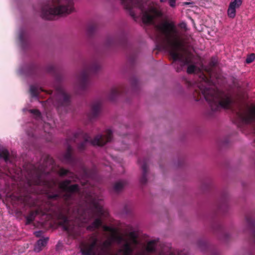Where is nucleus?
Wrapping results in <instances>:
<instances>
[{
  "label": "nucleus",
  "mask_w": 255,
  "mask_h": 255,
  "mask_svg": "<svg viewBox=\"0 0 255 255\" xmlns=\"http://www.w3.org/2000/svg\"><path fill=\"white\" fill-rule=\"evenodd\" d=\"M58 174L61 177L68 176V179H65L59 183V187L65 192L63 195L53 194L48 196V198L53 201L63 202L66 215H61L59 224L63 227L64 231L67 232L69 235L73 236L76 233V226L68 219V216H72L83 223H87L95 217H98L87 227V230L94 231L99 229L103 224L101 217H106L107 213L103 208L99 201L94 198H91V208L83 209L78 203L75 198V194L80 191L79 185L77 184L70 185L73 182H76L79 178L74 173L69 170L60 168Z\"/></svg>",
  "instance_id": "obj_1"
},
{
  "label": "nucleus",
  "mask_w": 255,
  "mask_h": 255,
  "mask_svg": "<svg viewBox=\"0 0 255 255\" xmlns=\"http://www.w3.org/2000/svg\"><path fill=\"white\" fill-rule=\"evenodd\" d=\"M157 28L163 36L160 45H157L158 49L167 50L172 59V65L177 72L182 70L185 65H188V74H191L197 70L193 60L194 55L186 45L190 43V35L180 33L173 22L165 21L159 25Z\"/></svg>",
  "instance_id": "obj_2"
},
{
  "label": "nucleus",
  "mask_w": 255,
  "mask_h": 255,
  "mask_svg": "<svg viewBox=\"0 0 255 255\" xmlns=\"http://www.w3.org/2000/svg\"><path fill=\"white\" fill-rule=\"evenodd\" d=\"M218 60L215 57H211L209 63L208 72L210 77L202 74V81L195 89L193 95L196 101L204 97L208 103L212 112H216L221 109H228L231 106L233 100L231 95L227 93L217 89L215 86V82L211 76L213 68L217 66Z\"/></svg>",
  "instance_id": "obj_3"
},
{
  "label": "nucleus",
  "mask_w": 255,
  "mask_h": 255,
  "mask_svg": "<svg viewBox=\"0 0 255 255\" xmlns=\"http://www.w3.org/2000/svg\"><path fill=\"white\" fill-rule=\"evenodd\" d=\"M73 0H47L41 6V16L53 20L56 15H67L74 10Z\"/></svg>",
  "instance_id": "obj_4"
},
{
  "label": "nucleus",
  "mask_w": 255,
  "mask_h": 255,
  "mask_svg": "<svg viewBox=\"0 0 255 255\" xmlns=\"http://www.w3.org/2000/svg\"><path fill=\"white\" fill-rule=\"evenodd\" d=\"M113 138V132L111 129H107L104 134L97 135L93 139L90 136L83 131H79L74 133L73 140L76 142L78 139L81 140V142L78 144L77 148L80 151L85 150L88 145H98L102 146L107 143L110 142Z\"/></svg>",
  "instance_id": "obj_5"
},
{
  "label": "nucleus",
  "mask_w": 255,
  "mask_h": 255,
  "mask_svg": "<svg viewBox=\"0 0 255 255\" xmlns=\"http://www.w3.org/2000/svg\"><path fill=\"white\" fill-rule=\"evenodd\" d=\"M122 3L126 9L129 11L132 17H135V14L132 10L133 7L138 8L142 13V21L144 23H151L154 18L158 15V11L154 7H149L146 9V4L142 0H121Z\"/></svg>",
  "instance_id": "obj_6"
},
{
  "label": "nucleus",
  "mask_w": 255,
  "mask_h": 255,
  "mask_svg": "<svg viewBox=\"0 0 255 255\" xmlns=\"http://www.w3.org/2000/svg\"><path fill=\"white\" fill-rule=\"evenodd\" d=\"M101 68L99 62L95 60L84 66L83 70L78 76V87L79 90L85 91L89 85V76L91 73L98 72Z\"/></svg>",
  "instance_id": "obj_7"
},
{
  "label": "nucleus",
  "mask_w": 255,
  "mask_h": 255,
  "mask_svg": "<svg viewBox=\"0 0 255 255\" xmlns=\"http://www.w3.org/2000/svg\"><path fill=\"white\" fill-rule=\"evenodd\" d=\"M89 243H81L80 244V252L82 255H105L107 253H98L97 240L92 237Z\"/></svg>",
  "instance_id": "obj_8"
},
{
  "label": "nucleus",
  "mask_w": 255,
  "mask_h": 255,
  "mask_svg": "<svg viewBox=\"0 0 255 255\" xmlns=\"http://www.w3.org/2000/svg\"><path fill=\"white\" fill-rule=\"evenodd\" d=\"M158 242V239L148 242L145 249L137 253L136 255H180L178 253L169 252L164 254L162 251L158 254L156 247Z\"/></svg>",
  "instance_id": "obj_9"
},
{
  "label": "nucleus",
  "mask_w": 255,
  "mask_h": 255,
  "mask_svg": "<svg viewBox=\"0 0 255 255\" xmlns=\"http://www.w3.org/2000/svg\"><path fill=\"white\" fill-rule=\"evenodd\" d=\"M55 100L58 108L66 107L70 103V97L64 91L61 85L56 88Z\"/></svg>",
  "instance_id": "obj_10"
},
{
  "label": "nucleus",
  "mask_w": 255,
  "mask_h": 255,
  "mask_svg": "<svg viewBox=\"0 0 255 255\" xmlns=\"http://www.w3.org/2000/svg\"><path fill=\"white\" fill-rule=\"evenodd\" d=\"M127 42V39L125 36L121 37L109 36L106 39L105 45L107 48H113L117 46H125Z\"/></svg>",
  "instance_id": "obj_11"
},
{
  "label": "nucleus",
  "mask_w": 255,
  "mask_h": 255,
  "mask_svg": "<svg viewBox=\"0 0 255 255\" xmlns=\"http://www.w3.org/2000/svg\"><path fill=\"white\" fill-rule=\"evenodd\" d=\"M245 218L246 228L244 232L250 234L251 240L255 245V220L250 215H247Z\"/></svg>",
  "instance_id": "obj_12"
},
{
  "label": "nucleus",
  "mask_w": 255,
  "mask_h": 255,
  "mask_svg": "<svg viewBox=\"0 0 255 255\" xmlns=\"http://www.w3.org/2000/svg\"><path fill=\"white\" fill-rule=\"evenodd\" d=\"M94 237L97 238V252L98 253H107L108 250L112 245V241L110 240H106L104 241L102 243H99V240L97 235L92 234L89 236V239L87 241H82L81 243H89L90 240L92 237Z\"/></svg>",
  "instance_id": "obj_13"
},
{
  "label": "nucleus",
  "mask_w": 255,
  "mask_h": 255,
  "mask_svg": "<svg viewBox=\"0 0 255 255\" xmlns=\"http://www.w3.org/2000/svg\"><path fill=\"white\" fill-rule=\"evenodd\" d=\"M73 149L71 145H68L66 152L63 154L61 160L63 162L74 166L77 162V158L72 154Z\"/></svg>",
  "instance_id": "obj_14"
},
{
  "label": "nucleus",
  "mask_w": 255,
  "mask_h": 255,
  "mask_svg": "<svg viewBox=\"0 0 255 255\" xmlns=\"http://www.w3.org/2000/svg\"><path fill=\"white\" fill-rule=\"evenodd\" d=\"M212 228L214 230L219 234V237L220 239L227 241L229 239V235L226 233L223 225L219 222H216L213 225Z\"/></svg>",
  "instance_id": "obj_15"
},
{
  "label": "nucleus",
  "mask_w": 255,
  "mask_h": 255,
  "mask_svg": "<svg viewBox=\"0 0 255 255\" xmlns=\"http://www.w3.org/2000/svg\"><path fill=\"white\" fill-rule=\"evenodd\" d=\"M138 163L140 165L142 170V176L140 179V182L142 184H145L147 181V175L148 171V162L146 159H138Z\"/></svg>",
  "instance_id": "obj_16"
},
{
  "label": "nucleus",
  "mask_w": 255,
  "mask_h": 255,
  "mask_svg": "<svg viewBox=\"0 0 255 255\" xmlns=\"http://www.w3.org/2000/svg\"><path fill=\"white\" fill-rule=\"evenodd\" d=\"M101 106V102L99 101H97L93 103L91 106V111L88 115V117L90 120L94 119L99 116Z\"/></svg>",
  "instance_id": "obj_17"
},
{
  "label": "nucleus",
  "mask_w": 255,
  "mask_h": 255,
  "mask_svg": "<svg viewBox=\"0 0 255 255\" xmlns=\"http://www.w3.org/2000/svg\"><path fill=\"white\" fill-rule=\"evenodd\" d=\"M240 117L242 122L246 124L255 122V108H253L248 113L240 114Z\"/></svg>",
  "instance_id": "obj_18"
},
{
  "label": "nucleus",
  "mask_w": 255,
  "mask_h": 255,
  "mask_svg": "<svg viewBox=\"0 0 255 255\" xmlns=\"http://www.w3.org/2000/svg\"><path fill=\"white\" fill-rule=\"evenodd\" d=\"M126 92V87L124 86H120L118 87L113 88L109 95V98L111 101H114L117 97L122 95Z\"/></svg>",
  "instance_id": "obj_19"
},
{
  "label": "nucleus",
  "mask_w": 255,
  "mask_h": 255,
  "mask_svg": "<svg viewBox=\"0 0 255 255\" xmlns=\"http://www.w3.org/2000/svg\"><path fill=\"white\" fill-rule=\"evenodd\" d=\"M45 173V171H39L36 170L34 171V176L32 177L31 180H29V183L34 185H40L42 183V174Z\"/></svg>",
  "instance_id": "obj_20"
},
{
  "label": "nucleus",
  "mask_w": 255,
  "mask_h": 255,
  "mask_svg": "<svg viewBox=\"0 0 255 255\" xmlns=\"http://www.w3.org/2000/svg\"><path fill=\"white\" fill-rule=\"evenodd\" d=\"M82 177L84 179L93 178L97 174V171L95 168L89 169L84 166L82 167Z\"/></svg>",
  "instance_id": "obj_21"
},
{
  "label": "nucleus",
  "mask_w": 255,
  "mask_h": 255,
  "mask_svg": "<svg viewBox=\"0 0 255 255\" xmlns=\"http://www.w3.org/2000/svg\"><path fill=\"white\" fill-rule=\"evenodd\" d=\"M228 209V203L227 201V196L226 195H223L222 197L221 201L218 206V210L219 212H226Z\"/></svg>",
  "instance_id": "obj_22"
},
{
  "label": "nucleus",
  "mask_w": 255,
  "mask_h": 255,
  "mask_svg": "<svg viewBox=\"0 0 255 255\" xmlns=\"http://www.w3.org/2000/svg\"><path fill=\"white\" fill-rule=\"evenodd\" d=\"M133 251L130 244L126 241L122 249L120 250V252L122 253L123 255H132Z\"/></svg>",
  "instance_id": "obj_23"
},
{
  "label": "nucleus",
  "mask_w": 255,
  "mask_h": 255,
  "mask_svg": "<svg viewBox=\"0 0 255 255\" xmlns=\"http://www.w3.org/2000/svg\"><path fill=\"white\" fill-rule=\"evenodd\" d=\"M43 165L52 170L55 165V161L53 158L49 155H46L44 158Z\"/></svg>",
  "instance_id": "obj_24"
},
{
  "label": "nucleus",
  "mask_w": 255,
  "mask_h": 255,
  "mask_svg": "<svg viewBox=\"0 0 255 255\" xmlns=\"http://www.w3.org/2000/svg\"><path fill=\"white\" fill-rule=\"evenodd\" d=\"M44 90L37 85H31L29 92L32 97H37L41 92H44Z\"/></svg>",
  "instance_id": "obj_25"
},
{
  "label": "nucleus",
  "mask_w": 255,
  "mask_h": 255,
  "mask_svg": "<svg viewBox=\"0 0 255 255\" xmlns=\"http://www.w3.org/2000/svg\"><path fill=\"white\" fill-rule=\"evenodd\" d=\"M127 184L128 182L125 180L118 181L114 184L113 189L115 192H119L122 190Z\"/></svg>",
  "instance_id": "obj_26"
},
{
  "label": "nucleus",
  "mask_w": 255,
  "mask_h": 255,
  "mask_svg": "<svg viewBox=\"0 0 255 255\" xmlns=\"http://www.w3.org/2000/svg\"><path fill=\"white\" fill-rule=\"evenodd\" d=\"M47 241L48 238L39 240L37 242L36 245L35 246V252L38 253L40 251H41L43 248V247H44L46 246L47 243Z\"/></svg>",
  "instance_id": "obj_27"
},
{
  "label": "nucleus",
  "mask_w": 255,
  "mask_h": 255,
  "mask_svg": "<svg viewBox=\"0 0 255 255\" xmlns=\"http://www.w3.org/2000/svg\"><path fill=\"white\" fill-rule=\"evenodd\" d=\"M38 214V210L31 211L26 217V224H31L34 220L36 216Z\"/></svg>",
  "instance_id": "obj_28"
},
{
  "label": "nucleus",
  "mask_w": 255,
  "mask_h": 255,
  "mask_svg": "<svg viewBox=\"0 0 255 255\" xmlns=\"http://www.w3.org/2000/svg\"><path fill=\"white\" fill-rule=\"evenodd\" d=\"M98 28V24L96 22L90 23L87 27V33L89 36L93 35Z\"/></svg>",
  "instance_id": "obj_29"
},
{
  "label": "nucleus",
  "mask_w": 255,
  "mask_h": 255,
  "mask_svg": "<svg viewBox=\"0 0 255 255\" xmlns=\"http://www.w3.org/2000/svg\"><path fill=\"white\" fill-rule=\"evenodd\" d=\"M0 157L2 158L5 162L9 161V152L5 148L0 149Z\"/></svg>",
  "instance_id": "obj_30"
},
{
  "label": "nucleus",
  "mask_w": 255,
  "mask_h": 255,
  "mask_svg": "<svg viewBox=\"0 0 255 255\" xmlns=\"http://www.w3.org/2000/svg\"><path fill=\"white\" fill-rule=\"evenodd\" d=\"M129 81L133 90L134 91L138 90L140 84L137 79L135 77L132 76L130 78Z\"/></svg>",
  "instance_id": "obj_31"
},
{
  "label": "nucleus",
  "mask_w": 255,
  "mask_h": 255,
  "mask_svg": "<svg viewBox=\"0 0 255 255\" xmlns=\"http://www.w3.org/2000/svg\"><path fill=\"white\" fill-rule=\"evenodd\" d=\"M228 16L231 18L235 17L236 15V8L229 5L227 10Z\"/></svg>",
  "instance_id": "obj_32"
},
{
  "label": "nucleus",
  "mask_w": 255,
  "mask_h": 255,
  "mask_svg": "<svg viewBox=\"0 0 255 255\" xmlns=\"http://www.w3.org/2000/svg\"><path fill=\"white\" fill-rule=\"evenodd\" d=\"M111 237L113 241H116L118 243H120L124 241L123 237L121 235H119L116 231L113 233Z\"/></svg>",
  "instance_id": "obj_33"
},
{
  "label": "nucleus",
  "mask_w": 255,
  "mask_h": 255,
  "mask_svg": "<svg viewBox=\"0 0 255 255\" xmlns=\"http://www.w3.org/2000/svg\"><path fill=\"white\" fill-rule=\"evenodd\" d=\"M243 0H232L230 3L229 5L238 8L242 5Z\"/></svg>",
  "instance_id": "obj_34"
},
{
  "label": "nucleus",
  "mask_w": 255,
  "mask_h": 255,
  "mask_svg": "<svg viewBox=\"0 0 255 255\" xmlns=\"http://www.w3.org/2000/svg\"><path fill=\"white\" fill-rule=\"evenodd\" d=\"M128 237L131 239L132 242L134 244H137V235L134 231L130 232L128 233Z\"/></svg>",
  "instance_id": "obj_35"
},
{
  "label": "nucleus",
  "mask_w": 255,
  "mask_h": 255,
  "mask_svg": "<svg viewBox=\"0 0 255 255\" xmlns=\"http://www.w3.org/2000/svg\"><path fill=\"white\" fill-rule=\"evenodd\" d=\"M255 59V54L254 53H251V54L249 55L246 59V62L247 64H250L253 62Z\"/></svg>",
  "instance_id": "obj_36"
},
{
  "label": "nucleus",
  "mask_w": 255,
  "mask_h": 255,
  "mask_svg": "<svg viewBox=\"0 0 255 255\" xmlns=\"http://www.w3.org/2000/svg\"><path fill=\"white\" fill-rule=\"evenodd\" d=\"M47 70L49 73L55 74L56 72V67L52 65H49L47 68Z\"/></svg>",
  "instance_id": "obj_37"
},
{
  "label": "nucleus",
  "mask_w": 255,
  "mask_h": 255,
  "mask_svg": "<svg viewBox=\"0 0 255 255\" xmlns=\"http://www.w3.org/2000/svg\"><path fill=\"white\" fill-rule=\"evenodd\" d=\"M29 111L30 113L34 115L36 117L39 118L41 116V113L38 110L31 109Z\"/></svg>",
  "instance_id": "obj_38"
},
{
  "label": "nucleus",
  "mask_w": 255,
  "mask_h": 255,
  "mask_svg": "<svg viewBox=\"0 0 255 255\" xmlns=\"http://www.w3.org/2000/svg\"><path fill=\"white\" fill-rule=\"evenodd\" d=\"M104 229L105 231L110 232L112 234L116 231L114 229L107 226H104Z\"/></svg>",
  "instance_id": "obj_39"
},
{
  "label": "nucleus",
  "mask_w": 255,
  "mask_h": 255,
  "mask_svg": "<svg viewBox=\"0 0 255 255\" xmlns=\"http://www.w3.org/2000/svg\"><path fill=\"white\" fill-rule=\"evenodd\" d=\"M169 5L172 7H174L176 5V0H168Z\"/></svg>",
  "instance_id": "obj_40"
},
{
  "label": "nucleus",
  "mask_w": 255,
  "mask_h": 255,
  "mask_svg": "<svg viewBox=\"0 0 255 255\" xmlns=\"http://www.w3.org/2000/svg\"><path fill=\"white\" fill-rule=\"evenodd\" d=\"M24 33H22V32H21L20 34H19V40L22 43L24 41Z\"/></svg>",
  "instance_id": "obj_41"
},
{
  "label": "nucleus",
  "mask_w": 255,
  "mask_h": 255,
  "mask_svg": "<svg viewBox=\"0 0 255 255\" xmlns=\"http://www.w3.org/2000/svg\"><path fill=\"white\" fill-rule=\"evenodd\" d=\"M180 27L181 28H183V29H185V30H186V24L185 23H181L180 24Z\"/></svg>",
  "instance_id": "obj_42"
},
{
  "label": "nucleus",
  "mask_w": 255,
  "mask_h": 255,
  "mask_svg": "<svg viewBox=\"0 0 255 255\" xmlns=\"http://www.w3.org/2000/svg\"><path fill=\"white\" fill-rule=\"evenodd\" d=\"M191 2H184V5H188V4H191Z\"/></svg>",
  "instance_id": "obj_43"
},
{
  "label": "nucleus",
  "mask_w": 255,
  "mask_h": 255,
  "mask_svg": "<svg viewBox=\"0 0 255 255\" xmlns=\"http://www.w3.org/2000/svg\"><path fill=\"white\" fill-rule=\"evenodd\" d=\"M167 0H160V2H165Z\"/></svg>",
  "instance_id": "obj_44"
},
{
  "label": "nucleus",
  "mask_w": 255,
  "mask_h": 255,
  "mask_svg": "<svg viewBox=\"0 0 255 255\" xmlns=\"http://www.w3.org/2000/svg\"><path fill=\"white\" fill-rule=\"evenodd\" d=\"M228 142H229V141H228V140H225V141L224 144H226L227 143H228Z\"/></svg>",
  "instance_id": "obj_45"
},
{
  "label": "nucleus",
  "mask_w": 255,
  "mask_h": 255,
  "mask_svg": "<svg viewBox=\"0 0 255 255\" xmlns=\"http://www.w3.org/2000/svg\"><path fill=\"white\" fill-rule=\"evenodd\" d=\"M40 232L36 233V234H35L36 236H37V237L39 236L38 234H39Z\"/></svg>",
  "instance_id": "obj_46"
},
{
  "label": "nucleus",
  "mask_w": 255,
  "mask_h": 255,
  "mask_svg": "<svg viewBox=\"0 0 255 255\" xmlns=\"http://www.w3.org/2000/svg\"><path fill=\"white\" fill-rule=\"evenodd\" d=\"M52 91H50V92H48V94H52Z\"/></svg>",
  "instance_id": "obj_47"
},
{
  "label": "nucleus",
  "mask_w": 255,
  "mask_h": 255,
  "mask_svg": "<svg viewBox=\"0 0 255 255\" xmlns=\"http://www.w3.org/2000/svg\"><path fill=\"white\" fill-rule=\"evenodd\" d=\"M251 255H253L251 254Z\"/></svg>",
  "instance_id": "obj_48"
}]
</instances>
